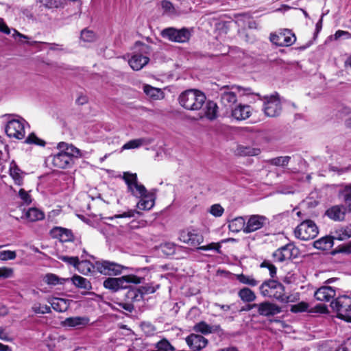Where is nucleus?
Wrapping results in <instances>:
<instances>
[{
    "label": "nucleus",
    "mask_w": 351,
    "mask_h": 351,
    "mask_svg": "<svg viewBox=\"0 0 351 351\" xmlns=\"http://www.w3.org/2000/svg\"><path fill=\"white\" fill-rule=\"evenodd\" d=\"M238 296L243 302L247 303L254 302L256 298L255 293L249 287L241 289L238 292Z\"/></svg>",
    "instance_id": "33"
},
{
    "label": "nucleus",
    "mask_w": 351,
    "mask_h": 351,
    "mask_svg": "<svg viewBox=\"0 0 351 351\" xmlns=\"http://www.w3.org/2000/svg\"><path fill=\"white\" fill-rule=\"evenodd\" d=\"M25 217L29 221H36L45 218L43 212L36 208H30L25 213Z\"/></svg>",
    "instance_id": "37"
},
{
    "label": "nucleus",
    "mask_w": 351,
    "mask_h": 351,
    "mask_svg": "<svg viewBox=\"0 0 351 351\" xmlns=\"http://www.w3.org/2000/svg\"><path fill=\"white\" fill-rule=\"evenodd\" d=\"M270 40L277 46L289 47L295 42L296 37L291 30L285 29L279 34H271Z\"/></svg>",
    "instance_id": "12"
},
{
    "label": "nucleus",
    "mask_w": 351,
    "mask_h": 351,
    "mask_svg": "<svg viewBox=\"0 0 351 351\" xmlns=\"http://www.w3.org/2000/svg\"><path fill=\"white\" fill-rule=\"evenodd\" d=\"M81 39L84 42H92L95 40V34L93 31L88 30L86 29H83L81 32Z\"/></svg>",
    "instance_id": "55"
},
{
    "label": "nucleus",
    "mask_w": 351,
    "mask_h": 351,
    "mask_svg": "<svg viewBox=\"0 0 351 351\" xmlns=\"http://www.w3.org/2000/svg\"><path fill=\"white\" fill-rule=\"evenodd\" d=\"M335 295L336 291L334 288L329 286H323L315 292L314 296L317 300L328 302Z\"/></svg>",
    "instance_id": "21"
},
{
    "label": "nucleus",
    "mask_w": 351,
    "mask_h": 351,
    "mask_svg": "<svg viewBox=\"0 0 351 351\" xmlns=\"http://www.w3.org/2000/svg\"><path fill=\"white\" fill-rule=\"evenodd\" d=\"M315 312L319 313H327L328 312V307L326 305L323 304H317L315 307Z\"/></svg>",
    "instance_id": "64"
},
{
    "label": "nucleus",
    "mask_w": 351,
    "mask_h": 351,
    "mask_svg": "<svg viewBox=\"0 0 351 351\" xmlns=\"http://www.w3.org/2000/svg\"><path fill=\"white\" fill-rule=\"evenodd\" d=\"M280 248L283 252L286 261L290 260L293 256H295L294 255V252L297 251V249L293 244L288 243L284 246L280 247Z\"/></svg>",
    "instance_id": "42"
},
{
    "label": "nucleus",
    "mask_w": 351,
    "mask_h": 351,
    "mask_svg": "<svg viewBox=\"0 0 351 351\" xmlns=\"http://www.w3.org/2000/svg\"><path fill=\"white\" fill-rule=\"evenodd\" d=\"M143 279L134 274L125 275L119 278L109 277L104 281L103 285L104 288L115 293L121 289H128V284L138 285Z\"/></svg>",
    "instance_id": "3"
},
{
    "label": "nucleus",
    "mask_w": 351,
    "mask_h": 351,
    "mask_svg": "<svg viewBox=\"0 0 351 351\" xmlns=\"http://www.w3.org/2000/svg\"><path fill=\"white\" fill-rule=\"evenodd\" d=\"M318 233V227L311 219L304 220L294 230L295 237L302 241L313 239Z\"/></svg>",
    "instance_id": "5"
},
{
    "label": "nucleus",
    "mask_w": 351,
    "mask_h": 351,
    "mask_svg": "<svg viewBox=\"0 0 351 351\" xmlns=\"http://www.w3.org/2000/svg\"><path fill=\"white\" fill-rule=\"evenodd\" d=\"M38 1L47 8H58L62 4L60 0H38Z\"/></svg>",
    "instance_id": "57"
},
{
    "label": "nucleus",
    "mask_w": 351,
    "mask_h": 351,
    "mask_svg": "<svg viewBox=\"0 0 351 351\" xmlns=\"http://www.w3.org/2000/svg\"><path fill=\"white\" fill-rule=\"evenodd\" d=\"M246 227V221L243 217H237L229 221L228 228L229 230L232 232L237 233L241 230L244 232V229Z\"/></svg>",
    "instance_id": "28"
},
{
    "label": "nucleus",
    "mask_w": 351,
    "mask_h": 351,
    "mask_svg": "<svg viewBox=\"0 0 351 351\" xmlns=\"http://www.w3.org/2000/svg\"><path fill=\"white\" fill-rule=\"evenodd\" d=\"M259 291L263 297L274 298L282 303L290 302V295L285 294V286L278 280L274 279L265 280L260 285Z\"/></svg>",
    "instance_id": "2"
},
{
    "label": "nucleus",
    "mask_w": 351,
    "mask_h": 351,
    "mask_svg": "<svg viewBox=\"0 0 351 351\" xmlns=\"http://www.w3.org/2000/svg\"><path fill=\"white\" fill-rule=\"evenodd\" d=\"M135 197L141 198L137 203V207L141 210H150L154 205V194L147 191L145 195Z\"/></svg>",
    "instance_id": "23"
},
{
    "label": "nucleus",
    "mask_w": 351,
    "mask_h": 351,
    "mask_svg": "<svg viewBox=\"0 0 351 351\" xmlns=\"http://www.w3.org/2000/svg\"><path fill=\"white\" fill-rule=\"evenodd\" d=\"M193 330L195 332L201 333L203 335H209L214 332H217L221 330L220 325H215L210 326L206 322L201 321L194 325Z\"/></svg>",
    "instance_id": "22"
},
{
    "label": "nucleus",
    "mask_w": 351,
    "mask_h": 351,
    "mask_svg": "<svg viewBox=\"0 0 351 351\" xmlns=\"http://www.w3.org/2000/svg\"><path fill=\"white\" fill-rule=\"evenodd\" d=\"M258 313L265 317L274 316L282 311L281 307L268 301L258 304Z\"/></svg>",
    "instance_id": "15"
},
{
    "label": "nucleus",
    "mask_w": 351,
    "mask_h": 351,
    "mask_svg": "<svg viewBox=\"0 0 351 351\" xmlns=\"http://www.w3.org/2000/svg\"><path fill=\"white\" fill-rule=\"evenodd\" d=\"M58 259L70 265L73 266L75 268H76L77 265H79L80 261L78 256H68L64 255L59 256Z\"/></svg>",
    "instance_id": "50"
},
{
    "label": "nucleus",
    "mask_w": 351,
    "mask_h": 351,
    "mask_svg": "<svg viewBox=\"0 0 351 351\" xmlns=\"http://www.w3.org/2000/svg\"><path fill=\"white\" fill-rule=\"evenodd\" d=\"M269 223V219L265 215H250L247 221L244 233L249 234L261 230Z\"/></svg>",
    "instance_id": "11"
},
{
    "label": "nucleus",
    "mask_w": 351,
    "mask_h": 351,
    "mask_svg": "<svg viewBox=\"0 0 351 351\" xmlns=\"http://www.w3.org/2000/svg\"><path fill=\"white\" fill-rule=\"evenodd\" d=\"M221 246L219 243H210L206 245H202L197 247V250L208 251V250H215L217 253H221L220 249Z\"/></svg>",
    "instance_id": "54"
},
{
    "label": "nucleus",
    "mask_w": 351,
    "mask_h": 351,
    "mask_svg": "<svg viewBox=\"0 0 351 351\" xmlns=\"http://www.w3.org/2000/svg\"><path fill=\"white\" fill-rule=\"evenodd\" d=\"M13 269L9 267H0V278H8L12 276Z\"/></svg>",
    "instance_id": "62"
},
{
    "label": "nucleus",
    "mask_w": 351,
    "mask_h": 351,
    "mask_svg": "<svg viewBox=\"0 0 351 351\" xmlns=\"http://www.w3.org/2000/svg\"><path fill=\"white\" fill-rule=\"evenodd\" d=\"M339 191V196L348 206V213H351V183L342 185Z\"/></svg>",
    "instance_id": "24"
},
{
    "label": "nucleus",
    "mask_w": 351,
    "mask_h": 351,
    "mask_svg": "<svg viewBox=\"0 0 351 351\" xmlns=\"http://www.w3.org/2000/svg\"><path fill=\"white\" fill-rule=\"evenodd\" d=\"M49 234L53 239H58L62 243L72 241L74 239L72 231L62 227L53 228Z\"/></svg>",
    "instance_id": "17"
},
{
    "label": "nucleus",
    "mask_w": 351,
    "mask_h": 351,
    "mask_svg": "<svg viewBox=\"0 0 351 351\" xmlns=\"http://www.w3.org/2000/svg\"><path fill=\"white\" fill-rule=\"evenodd\" d=\"M186 344L193 351H200L208 343V340L201 335L191 333L185 339Z\"/></svg>",
    "instance_id": "14"
},
{
    "label": "nucleus",
    "mask_w": 351,
    "mask_h": 351,
    "mask_svg": "<svg viewBox=\"0 0 351 351\" xmlns=\"http://www.w3.org/2000/svg\"><path fill=\"white\" fill-rule=\"evenodd\" d=\"M221 101L224 106L231 107L237 102V97L234 92H223L221 95Z\"/></svg>",
    "instance_id": "38"
},
{
    "label": "nucleus",
    "mask_w": 351,
    "mask_h": 351,
    "mask_svg": "<svg viewBox=\"0 0 351 351\" xmlns=\"http://www.w3.org/2000/svg\"><path fill=\"white\" fill-rule=\"evenodd\" d=\"M32 311L36 314H45L51 312V307L47 304L42 306L39 303H36L32 307Z\"/></svg>",
    "instance_id": "48"
},
{
    "label": "nucleus",
    "mask_w": 351,
    "mask_h": 351,
    "mask_svg": "<svg viewBox=\"0 0 351 351\" xmlns=\"http://www.w3.org/2000/svg\"><path fill=\"white\" fill-rule=\"evenodd\" d=\"M143 90L145 93L152 99H160L163 97V92L161 89L153 87L150 85L145 84L143 86Z\"/></svg>",
    "instance_id": "35"
},
{
    "label": "nucleus",
    "mask_w": 351,
    "mask_h": 351,
    "mask_svg": "<svg viewBox=\"0 0 351 351\" xmlns=\"http://www.w3.org/2000/svg\"><path fill=\"white\" fill-rule=\"evenodd\" d=\"M95 264L97 271L106 276H117L121 274L123 269H129L109 261H96Z\"/></svg>",
    "instance_id": "10"
},
{
    "label": "nucleus",
    "mask_w": 351,
    "mask_h": 351,
    "mask_svg": "<svg viewBox=\"0 0 351 351\" xmlns=\"http://www.w3.org/2000/svg\"><path fill=\"white\" fill-rule=\"evenodd\" d=\"M73 164L71 156L64 152H60L53 156L52 165L53 167L60 169H67L71 167Z\"/></svg>",
    "instance_id": "18"
},
{
    "label": "nucleus",
    "mask_w": 351,
    "mask_h": 351,
    "mask_svg": "<svg viewBox=\"0 0 351 351\" xmlns=\"http://www.w3.org/2000/svg\"><path fill=\"white\" fill-rule=\"evenodd\" d=\"M143 142L144 140L143 138L133 139L129 141L123 145L122 149H130L138 148L143 145Z\"/></svg>",
    "instance_id": "49"
},
{
    "label": "nucleus",
    "mask_w": 351,
    "mask_h": 351,
    "mask_svg": "<svg viewBox=\"0 0 351 351\" xmlns=\"http://www.w3.org/2000/svg\"><path fill=\"white\" fill-rule=\"evenodd\" d=\"M16 257V253L15 251L3 250L0 252V260L1 261L14 260Z\"/></svg>",
    "instance_id": "56"
},
{
    "label": "nucleus",
    "mask_w": 351,
    "mask_h": 351,
    "mask_svg": "<svg viewBox=\"0 0 351 351\" xmlns=\"http://www.w3.org/2000/svg\"><path fill=\"white\" fill-rule=\"evenodd\" d=\"M275 262L282 263L286 261L281 248L277 249L272 254Z\"/></svg>",
    "instance_id": "60"
},
{
    "label": "nucleus",
    "mask_w": 351,
    "mask_h": 351,
    "mask_svg": "<svg viewBox=\"0 0 351 351\" xmlns=\"http://www.w3.org/2000/svg\"><path fill=\"white\" fill-rule=\"evenodd\" d=\"M117 304L120 308L125 310L129 313H132L134 310V306L133 303L128 300H125V302H117Z\"/></svg>",
    "instance_id": "59"
},
{
    "label": "nucleus",
    "mask_w": 351,
    "mask_h": 351,
    "mask_svg": "<svg viewBox=\"0 0 351 351\" xmlns=\"http://www.w3.org/2000/svg\"><path fill=\"white\" fill-rule=\"evenodd\" d=\"M93 267V265L90 261H79V265L75 269L82 274L86 275L91 271Z\"/></svg>",
    "instance_id": "43"
},
{
    "label": "nucleus",
    "mask_w": 351,
    "mask_h": 351,
    "mask_svg": "<svg viewBox=\"0 0 351 351\" xmlns=\"http://www.w3.org/2000/svg\"><path fill=\"white\" fill-rule=\"evenodd\" d=\"M261 268H267L269 271V275L271 278H274L276 276L277 268L271 263L269 260H264L260 265Z\"/></svg>",
    "instance_id": "46"
},
{
    "label": "nucleus",
    "mask_w": 351,
    "mask_h": 351,
    "mask_svg": "<svg viewBox=\"0 0 351 351\" xmlns=\"http://www.w3.org/2000/svg\"><path fill=\"white\" fill-rule=\"evenodd\" d=\"M89 318L86 317H71L64 321V324L69 327H77L80 326H86L88 324Z\"/></svg>",
    "instance_id": "32"
},
{
    "label": "nucleus",
    "mask_w": 351,
    "mask_h": 351,
    "mask_svg": "<svg viewBox=\"0 0 351 351\" xmlns=\"http://www.w3.org/2000/svg\"><path fill=\"white\" fill-rule=\"evenodd\" d=\"M178 100L184 109L197 111L200 119L213 121L217 118V104L212 100H207L205 93L198 89L191 88L182 92Z\"/></svg>",
    "instance_id": "1"
},
{
    "label": "nucleus",
    "mask_w": 351,
    "mask_h": 351,
    "mask_svg": "<svg viewBox=\"0 0 351 351\" xmlns=\"http://www.w3.org/2000/svg\"><path fill=\"white\" fill-rule=\"evenodd\" d=\"M224 212L223 208L219 204H213L210 207V213L215 217H221Z\"/></svg>",
    "instance_id": "58"
},
{
    "label": "nucleus",
    "mask_w": 351,
    "mask_h": 351,
    "mask_svg": "<svg viewBox=\"0 0 351 351\" xmlns=\"http://www.w3.org/2000/svg\"><path fill=\"white\" fill-rule=\"evenodd\" d=\"M69 280L79 289H83L87 291L92 289L91 282L82 276L75 274L72 278H69Z\"/></svg>",
    "instance_id": "29"
},
{
    "label": "nucleus",
    "mask_w": 351,
    "mask_h": 351,
    "mask_svg": "<svg viewBox=\"0 0 351 351\" xmlns=\"http://www.w3.org/2000/svg\"><path fill=\"white\" fill-rule=\"evenodd\" d=\"M160 35L163 38L179 43L188 42L191 36L189 30L186 27L180 29L174 27H167L161 32Z\"/></svg>",
    "instance_id": "7"
},
{
    "label": "nucleus",
    "mask_w": 351,
    "mask_h": 351,
    "mask_svg": "<svg viewBox=\"0 0 351 351\" xmlns=\"http://www.w3.org/2000/svg\"><path fill=\"white\" fill-rule=\"evenodd\" d=\"M308 304L305 302H300L296 304L291 305V312L294 313L306 312L308 311Z\"/></svg>",
    "instance_id": "51"
},
{
    "label": "nucleus",
    "mask_w": 351,
    "mask_h": 351,
    "mask_svg": "<svg viewBox=\"0 0 351 351\" xmlns=\"http://www.w3.org/2000/svg\"><path fill=\"white\" fill-rule=\"evenodd\" d=\"M328 169L330 171L337 172L338 175H341L342 173H346L348 171H350V167L339 168L337 167L330 165L329 166Z\"/></svg>",
    "instance_id": "63"
},
{
    "label": "nucleus",
    "mask_w": 351,
    "mask_h": 351,
    "mask_svg": "<svg viewBox=\"0 0 351 351\" xmlns=\"http://www.w3.org/2000/svg\"><path fill=\"white\" fill-rule=\"evenodd\" d=\"M178 239L184 243L197 248L203 243L204 236L197 229L186 228L179 232Z\"/></svg>",
    "instance_id": "9"
},
{
    "label": "nucleus",
    "mask_w": 351,
    "mask_h": 351,
    "mask_svg": "<svg viewBox=\"0 0 351 351\" xmlns=\"http://www.w3.org/2000/svg\"><path fill=\"white\" fill-rule=\"evenodd\" d=\"M263 110L268 117H277L280 115L282 106L278 93L264 97Z\"/></svg>",
    "instance_id": "6"
},
{
    "label": "nucleus",
    "mask_w": 351,
    "mask_h": 351,
    "mask_svg": "<svg viewBox=\"0 0 351 351\" xmlns=\"http://www.w3.org/2000/svg\"><path fill=\"white\" fill-rule=\"evenodd\" d=\"M122 179L127 185L128 191L133 196H143L147 193L145 186L138 183L136 173L123 172Z\"/></svg>",
    "instance_id": "8"
},
{
    "label": "nucleus",
    "mask_w": 351,
    "mask_h": 351,
    "mask_svg": "<svg viewBox=\"0 0 351 351\" xmlns=\"http://www.w3.org/2000/svg\"><path fill=\"white\" fill-rule=\"evenodd\" d=\"M22 171L18 165L13 161L10 165V175L17 185H22L23 184V178L21 176Z\"/></svg>",
    "instance_id": "31"
},
{
    "label": "nucleus",
    "mask_w": 351,
    "mask_h": 351,
    "mask_svg": "<svg viewBox=\"0 0 351 351\" xmlns=\"http://www.w3.org/2000/svg\"><path fill=\"white\" fill-rule=\"evenodd\" d=\"M149 62V58L141 53H134L128 60V64L134 71H140Z\"/></svg>",
    "instance_id": "20"
},
{
    "label": "nucleus",
    "mask_w": 351,
    "mask_h": 351,
    "mask_svg": "<svg viewBox=\"0 0 351 351\" xmlns=\"http://www.w3.org/2000/svg\"><path fill=\"white\" fill-rule=\"evenodd\" d=\"M7 136L10 138L23 139L25 137V131L22 121L12 119L9 121L5 128Z\"/></svg>",
    "instance_id": "13"
},
{
    "label": "nucleus",
    "mask_w": 351,
    "mask_h": 351,
    "mask_svg": "<svg viewBox=\"0 0 351 351\" xmlns=\"http://www.w3.org/2000/svg\"><path fill=\"white\" fill-rule=\"evenodd\" d=\"M236 279L241 284L246 285L252 287L257 286L259 281L257 280L253 275H245L243 274H237Z\"/></svg>",
    "instance_id": "34"
},
{
    "label": "nucleus",
    "mask_w": 351,
    "mask_h": 351,
    "mask_svg": "<svg viewBox=\"0 0 351 351\" xmlns=\"http://www.w3.org/2000/svg\"><path fill=\"white\" fill-rule=\"evenodd\" d=\"M338 253H343L346 254H351V241L348 243L340 245L337 246L332 252V254H336Z\"/></svg>",
    "instance_id": "52"
},
{
    "label": "nucleus",
    "mask_w": 351,
    "mask_h": 351,
    "mask_svg": "<svg viewBox=\"0 0 351 351\" xmlns=\"http://www.w3.org/2000/svg\"><path fill=\"white\" fill-rule=\"evenodd\" d=\"M19 195L20 198L27 204H29L32 202L31 196L29 193L24 189H21L19 191Z\"/></svg>",
    "instance_id": "61"
},
{
    "label": "nucleus",
    "mask_w": 351,
    "mask_h": 351,
    "mask_svg": "<svg viewBox=\"0 0 351 351\" xmlns=\"http://www.w3.org/2000/svg\"><path fill=\"white\" fill-rule=\"evenodd\" d=\"M252 112L250 105L239 104L232 108L231 115L237 121H243L249 118Z\"/></svg>",
    "instance_id": "19"
},
{
    "label": "nucleus",
    "mask_w": 351,
    "mask_h": 351,
    "mask_svg": "<svg viewBox=\"0 0 351 351\" xmlns=\"http://www.w3.org/2000/svg\"><path fill=\"white\" fill-rule=\"evenodd\" d=\"M51 308L60 313L65 312L69 308L67 300L63 298H54L51 302Z\"/></svg>",
    "instance_id": "36"
},
{
    "label": "nucleus",
    "mask_w": 351,
    "mask_h": 351,
    "mask_svg": "<svg viewBox=\"0 0 351 351\" xmlns=\"http://www.w3.org/2000/svg\"><path fill=\"white\" fill-rule=\"evenodd\" d=\"M259 148H254L250 146L239 145L237 146L235 154L239 156H255L261 154Z\"/></svg>",
    "instance_id": "25"
},
{
    "label": "nucleus",
    "mask_w": 351,
    "mask_h": 351,
    "mask_svg": "<svg viewBox=\"0 0 351 351\" xmlns=\"http://www.w3.org/2000/svg\"><path fill=\"white\" fill-rule=\"evenodd\" d=\"M182 247V246L177 245L171 242H167L161 245L162 252L167 256L175 254L176 249Z\"/></svg>",
    "instance_id": "41"
},
{
    "label": "nucleus",
    "mask_w": 351,
    "mask_h": 351,
    "mask_svg": "<svg viewBox=\"0 0 351 351\" xmlns=\"http://www.w3.org/2000/svg\"><path fill=\"white\" fill-rule=\"evenodd\" d=\"M155 348L156 350L152 351H175L176 350L170 342L165 338L158 341L155 345Z\"/></svg>",
    "instance_id": "40"
},
{
    "label": "nucleus",
    "mask_w": 351,
    "mask_h": 351,
    "mask_svg": "<svg viewBox=\"0 0 351 351\" xmlns=\"http://www.w3.org/2000/svg\"><path fill=\"white\" fill-rule=\"evenodd\" d=\"M45 282L49 285H63L69 278H61L54 274H47L44 278Z\"/></svg>",
    "instance_id": "39"
},
{
    "label": "nucleus",
    "mask_w": 351,
    "mask_h": 351,
    "mask_svg": "<svg viewBox=\"0 0 351 351\" xmlns=\"http://www.w3.org/2000/svg\"><path fill=\"white\" fill-rule=\"evenodd\" d=\"M346 213H348V206L336 205L327 209L326 215L334 221H341L344 220Z\"/></svg>",
    "instance_id": "16"
},
{
    "label": "nucleus",
    "mask_w": 351,
    "mask_h": 351,
    "mask_svg": "<svg viewBox=\"0 0 351 351\" xmlns=\"http://www.w3.org/2000/svg\"><path fill=\"white\" fill-rule=\"evenodd\" d=\"M330 307L337 313V317L347 322H351V297L343 295L330 303Z\"/></svg>",
    "instance_id": "4"
},
{
    "label": "nucleus",
    "mask_w": 351,
    "mask_h": 351,
    "mask_svg": "<svg viewBox=\"0 0 351 351\" xmlns=\"http://www.w3.org/2000/svg\"><path fill=\"white\" fill-rule=\"evenodd\" d=\"M128 291L125 294V300L132 303L142 300V295L138 288L134 287L128 284Z\"/></svg>",
    "instance_id": "30"
},
{
    "label": "nucleus",
    "mask_w": 351,
    "mask_h": 351,
    "mask_svg": "<svg viewBox=\"0 0 351 351\" xmlns=\"http://www.w3.org/2000/svg\"><path fill=\"white\" fill-rule=\"evenodd\" d=\"M160 287L159 285H157L156 287L153 286L152 284H146L143 286H141L138 287L139 292H141V295H142V300L143 299V296L145 295L154 293Z\"/></svg>",
    "instance_id": "45"
},
{
    "label": "nucleus",
    "mask_w": 351,
    "mask_h": 351,
    "mask_svg": "<svg viewBox=\"0 0 351 351\" xmlns=\"http://www.w3.org/2000/svg\"><path fill=\"white\" fill-rule=\"evenodd\" d=\"M25 143L41 147H44L46 145V142L44 140L39 138L34 132L29 134V136L25 138Z\"/></svg>",
    "instance_id": "44"
},
{
    "label": "nucleus",
    "mask_w": 351,
    "mask_h": 351,
    "mask_svg": "<svg viewBox=\"0 0 351 351\" xmlns=\"http://www.w3.org/2000/svg\"><path fill=\"white\" fill-rule=\"evenodd\" d=\"M58 148L65 154H69L73 161L74 158H77L81 156L80 150L79 149L73 145H69L64 142L59 143L58 144Z\"/></svg>",
    "instance_id": "27"
},
{
    "label": "nucleus",
    "mask_w": 351,
    "mask_h": 351,
    "mask_svg": "<svg viewBox=\"0 0 351 351\" xmlns=\"http://www.w3.org/2000/svg\"><path fill=\"white\" fill-rule=\"evenodd\" d=\"M290 159L291 157L289 156H279L272 158L270 162L271 165L275 166L285 167L289 164Z\"/></svg>",
    "instance_id": "47"
},
{
    "label": "nucleus",
    "mask_w": 351,
    "mask_h": 351,
    "mask_svg": "<svg viewBox=\"0 0 351 351\" xmlns=\"http://www.w3.org/2000/svg\"><path fill=\"white\" fill-rule=\"evenodd\" d=\"M136 214L140 215L141 213L135 209L128 210V211L123 212L121 214L114 215V216L109 217V219L112 220L114 219L118 218H126V217H133Z\"/></svg>",
    "instance_id": "53"
},
{
    "label": "nucleus",
    "mask_w": 351,
    "mask_h": 351,
    "mask_svg": "<svg viewBox=\"0 0 351 351\" xmlns=\"http://www.w3.org/2000/svg\"><path fill=\"white\" fill-rule=\"evenodd\" d=\"M334 244V238L331 236H325L314 241L313 246L321 250H328Z\"/></svg>",
    "instance_id": "26"
}]
</instances>
